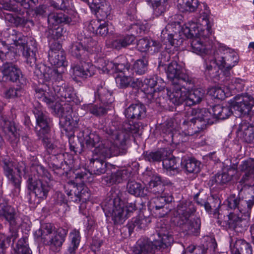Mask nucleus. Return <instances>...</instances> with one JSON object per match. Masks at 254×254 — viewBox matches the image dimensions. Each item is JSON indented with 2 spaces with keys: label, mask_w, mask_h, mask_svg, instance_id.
Wrapping results in <instances>:
<instances>
[{
  "label": "nucleus",
  "mask_w": 254,
  "mask_h": 254,
  "mask_svg": "<svg viewBox=\"0 0 254 254\" xmlns=\"http://www.w3.org/2000/svg\"><path fill=\"white\" fill-rule=\"evenodd\" d=\"M240 169L244 173L239 182L242 186L238 196L231 194L228 197L227 205L230 209L249 217L254 205V159L249 158L243 162Z\"/></svg>",
  "instance_id": "nucleus-1"
},
{
  "label": "nucleus",
  "mask_w": 254,
  "mask_h": 254,
  "mask_svg": "<svg viewBox=\"0 0 254 254\" xmlns=\"http://www.w3.org/2000/svg\"><path fill=\"white\" fill-rule=\"evenodd\" d=\"M79 137L83 138V142L87 148L92 150L93 158L90 160V166L94 174L100 175L106 172L107 163L104 161L106 158L118 154V148L111 142L100 141L98 135L90 132L85 128L79 133Z\"/></svg>",
  "instance_id": "nucleus-2"
},
{
  "label": "nucleus",
  "mask_w": 254,
  "mask_h": 254,
  "mask_svg": "<svg viewBox=\"0 0 254 254\" xmlns=\"http://www.w3.org/2000/svg\"><path fill=\"white\" fill-rule=\"evenodd\" d=\"M194 211L195 209L191 202H180L173 212L172 220L187 234L196 235L200 228V222L198 219L191 218Z\"/></svg>",
  "instance_id": "nucleus-3"
},
{
  "label": "nucleus",
  "mask_w": 254,
  "mask_h": 254,
  "mask_svg": "<svg viewBox=\"0 0 254 254\" xmlns=\"http://www.w3.org/2000/svg\"><path fill=\"white\" fill-rule=\"evenodd\" d=\"M214 33L211 30V24L210 23L208 18L207 17V36L208 34L212 35ZM209 40L211 41V49L209 50L207 49V59L210 62L209 66H207V70H210L213 68L216 69H227L230 70L238 62V59L235 53L232 54H229L223 56L222 55V51L225 50L220 48L218 50H216V47L212 42V39H210Z\"/></svg>",
  "instance_id": "nucleus-4"
},
{
  "label": "nucleus",
  "mask_w": 254,
  "mask_h": 254,
  "mask_svg": "<svg viewBox=\"0 0 254 254\" xmlns=\"http://www.w3.org/2000/svg\"><path fill=\"white\" fill-rule=\"evenodd\" d=\"M173 88L172 92H169L167 89L162 88L158 92L155 91L154 96L162 95L163 93H166L170 101L174 104L179 105L186 102L187 105L190 106L199 102V97L193 98L197 91H195L193 93L190 92L191 86L186 85L182 86L181 84H173Z\"/></svg>",
  "instance_id": "nucleus-5"
},
{
  "label": "nucleus",
  "mask_w": 254,
  "mask_h": 254,
  "mask_svg": "<svg viewBox=\"0 0 254 254\" xmlns=\"http://www.w3.org/2000/svg\"><path fill=\"white\" fill-rule=\"evenodd\" d=\"M4 175L8 181L14 186L18 192L20 190L21 175L25 178L27 177V168L23 162H20L16 165L13 159L9 156L2 158L0 161Z\"/></svg>",
  "instance_id": "nucleus-6"
},
{
  "label": "nucleus",
  "mask_w": 254,
  "mask_h": 254,
  "mask_svg": "<svg viewBox=\"0 0 254 254\" xmlns=\"http://www.w3.org/2000/svg\"><path fill=\"white\" fill-rule=\"evenodd\" d=\"M37 126L35 129L38 138L41 140L43 145L49 153H55L54 151L56 145L52 142L51 137L50 125L51 122L50 118L39 109H34Z\"/></svg>",
  "instance_id": "nucleus-7"
},
{
  "label": "nucleus",
  "mask_w": 254,
  "mask_h": 254,
  "mask_svg": "<svg viewBox=\"0 0 254 254\" xmlns=\"http://www.w3.org/2000/svg\"><path fill=\"white\" fill-rule=\"evenodd\" d=\"M103 209L107 217H111L114 224H122L127 217L125 204L119 197L110 199L104 204Z\"/></svg>",
  "instance_id": "nucleus-8"
},
{
  "label": "nucleus",
  "mask_w": 254,
  "mask_h": 254,
  "mask_svg": "<svg viewBox=\"0 0 254 254\" xmlns=\"http://www.w3.org/2000/svg\"><path fill=\"white\" fill-rule=\"evenodd\" d=\"M27 187L34 194L35 199H33L31 196L29 201L31 204H38L41 201L47 198L48 193L50 190V187L46 181L42 179L36 178L31 175H27Z\"/></svg>",
  "instance_id": "nucleus-9"
},
{
  "label": "nucleus",
  "mask_w": 254,
  "mask_h": 254,
  "mask_svg": "<svg viewBox=\"0 0 254 254\" xmlns=\"http://www.w3.org/2000/svg\"><path fill=\"white\" fill-rule=\"evenodd\" d=\"M97 45V42L91 37H84L73 43L70 46L69 52L77 59L85 60L89 53L98 51L95 47Z\"/></svg>",
  "instance_id": "nucleus-10"
},
{
  "label": "nucleus",
  "mask_w": 254,
  "mask_h": 254,
  "mask_svg": "<svg viewBox=\"0 0 254 254\" xmlns=\"http://www.w3.org/2000/svg\"><path fill=\"white\" fill-rule=\"evenodd\" d=\"M172 59L173 61L168 65L166 70L167 77L172 84H181L182 86H185V83L189 85L192 84L191 78L182 71V66L178 63V56L176 55Z\"/></svg>",
  "instance_id": "nucleus-11"
},
{
  "label": "nucleus",
  "mask_w": 254,
  "mask_h": 254,
  "mask_svg": "<svg viewBox=\"0 0 254 254\" xmlns=\"http://www.w3.org/2000/svg\"><path fill=\"white\" fill-rule=\"evenodd\" d=\"M231 106L241 116H251L253 114L252 108L254 106V95H251L248 93L238 94L231 100Z\"/></svg>",
  "instance_id": "nucleus-12"
},
{
  "label": "nucleus",
  "mask_w": 254,
  "mask_h": 254,
  "mask_svg": "<svg viewBox=\"0 0 254 254\" xmlns=\"http://www.w3.org/2000/svg\"><path fill=\"white\" fill-rule=\"evenodd\" d=\"M53 95H55V101L59 98L61 101L70 102L73 101L75 93L72 87L64 84V81L55 80L52 83Z\"/></svg>",
  "instance_id": "nucleus-13"
},
{
  "label": "nucleus",
  "mask_w": 254,
  "mask_h": 254,
  "mask_svg": "<svg viewBox=\"0 0 254 254\" xmlns=\"http://www.w3.org/2000/svg\"><path fill=\"white\" fill-rule=\"evenodd\" d=\"M169 226L164 223H158L156 228V234L154 235L155 245L158 246L159 249H165L171 245L173 238L168 230Z\"/></svg>",
  "instance_id": "nucleus-14"
},
{
  "label": "nucleus",
  "mask_w": 254,
  "mask_h": 254,
  "mask_svg": "<svg viewBox=\"0 0 254 254\" xmlns=\"http://www.w3.org/2000/svg\"><path fill=\"white\" fill-rule=\"evenodd\" d=\"M52 109L56 114L61 116L60 123H63L65 127H69L66 129L77 127L78 120L77 119L74 120L72 118V110L70 105H65L64 107H61L60 104H56L53 105Z\"/></svg>",
  "instance_id": "nucleus-15"
},
{
  "label": "nucleus",
  "mask_w": 254,
  "mask_h": 254,
  "mask_svg": "<svg viewBox=\"0 0 254 254\" xmlns=\"http://www.w3.org/2000/svg\"><path fill=\"white\" fill-rule=\"evenodd\" d=\"M232 106H222L216 105L208 109V113L212 118L207 119V125H212L218 120H224L232 114Z\"/></svg>",
  "instance_id": "nucleus-16"
},
{
  "label": "nucleus",
  "mask_w": 254,
  "mask_h": 254,
  "mask_svg": "<svg viewBox=\"0 0 254 254\" xmlns=\"http://www.w3.org/2000/svg\"><path fill=\"white\" fill-rule=\"evenodd\" d=\"M0 217H3L9 223V232H15L18 234L17 213L14 207L7 203L3 208L0 209Z\"/></svg>",
  "instance_id": "nucleus-17"
},
{
  "label": "nucleus",
  "mask_w": 254,
  "mask_h": 254,
  "mask_svg": "<svg viewBox=\"0 0 254 254\" xmlns=\"http://www.w3.org/2000/svg\"><path fill=\"white\" fill-rule=\"evenodd\" d=\"M249 218L250 217H247L242 214L240 216L239 215L230 213L228 221L229 227L236 232L242 233L247 230L249 226Z\"/></svg>",
  "instance_id": "nucleus-18"
},
{
  "label": "nucleus",
  "mask_w": 254,
  "mask_h": 254,
  "mask_svg": "<svg viewBox=\"0 0 254 254\" xmlns=\"http://www.w3.org/2000/svg\"><path fill=\"white\" fill-rule=\"evenodd\" d=\"M155 241L148 239H140L132 248L133 254H152L155 253V249H159L158 246H156Z\"/></svg>",
  "instance_id": "nucleus-19"
},
{
  "label": "nucleus",
  "mask_w": 254,
  "mask_h": 254,
  "mask_svg": "<svg viewBox=\"0 0 254 254\" xmlns=\"http://www.w3.org/2000/svg\"><path fill=\"white\" fill-rule=\"evenodd\" d=\"M72 73L75 77L87 78L95 74V67L90 63L80 62V64L71 66Z\"/></svg>",
  "instance_id": "nucleus-20"
},
{
  "label": "nucleus",
  "mask_w": 254,
  "mask_h": 254,
  "mask_svg": "<svg viewBox=\"0 0 254 254\" xmlns=\"http://www.w3.org/2000/svg\"><path fill=\"white\" fill-rule=\"evenodd\" d=\"M230 248L232 254H253L252 246L244 240L231 238Z\"/></svg>",
  "instance_id": "nucleus-21"
},
{
  "label": "nucleus",
  "mask_w": 254,
  "mask_h": 254,
  "mask_svg": "<svg viewBox=\"0 0 254 254\" xmlns=\"http://www.w3.org/2000/svg\"><path fill=\"white\" fill-rule=\"evenodd\" d=\"M125 115L128 119L141 120L145 117L146 108L141 103L132 104L126 109Z\"/></svg>",
  "instance_id": "nucleus-22"
},
{
  "label": "nucleus",
  "mask_w": 254,
  "mask_h": 254,
  "mask_svg": "<svg viewBox=\"0 0 254 254\" xmlns=\"http://www.w3.org/2000/svg\"><path fill=\"white\" fill-rule=\"evenodd\" d=\"M22 51V55L26 59V62L30 66L36 65V52L37 51V44L35 41L30 39L29 43L22 47L20 49Z\"/></svg>",
  "instance_id": "nucleus-23"
},
{
  "label": "nucleus",
  "mask_w": 254,
  "mask_h": 254,
  "mask_svg": "<svg viewBox=\"0 0 254 254\" xmlns=\"http://www.w3.org/2000/svg\"><path fill=\"white\" fill-rule=\"evenodd\" d=\"M95 99L106 106L111 105L114 102L112 93L105 86V83H102L98 86L95 92Z\"/></svg>",
  "instance_id": "nucleus-24"
},
{
  "label": "nucleus",
  "mask_w": 254,
  "mask_h": 254,
  "mask_svg": "<svg viewBox=\"0 0 254 254\" xmlns=\"http://www.w3.org/2000/svg\"><path fill=\"white\" fill-rule=\"evenodd\" d=\"M1 127L6 139L13 146L16 145L19 140V133L14 124L9 121L4 120Z\"/></svg>",
  "instance_id": "nucleus-25"
},
{
  "label": "nucleus",
  "mask_w": 254,
  "mask_h": 254,
  "mask_svg": "<svg viewBox=\"0 0 254 254\" xmlns=\"http://www.w3.org/2000/svg\"><path fill=\"white\" fill-rule=\"evenodd\" d=\"M130 176L129 172L126 169L118 170L113 172L111 175L104 176L102 182L109 186L114 184H119L127 180Z\"/></svg>",
  "instance_id": "nucleus-26"
},
{
  "label": "nucleus",
  "mask_w": 254,
  "mask_h": 254,
  "mask_svg": "<svg viewBox=\"0 0 254 254\" xmlns=\"http://www.w3.org/2000/svg\"><path fill=\"white\" fill-rule=\"evenodd\" d=\"M238 132L245 142L254 145V126L242 122L239 126Z\"/></svg>",
  "instance_id": "nucleus-27"
},
{
  "label": "nucleus",
  "mask_w": 254,
  "mask_h": 254,
  "mask_svg": "<svg viewBox=\"0 0 254 254\" xmlns=\"http://www.w3.org/2000/svg\"><path fill=\"white\" fill-rule=\"evenodd\" d=\"M48 27L57 26L60 23L73 24L71 17L62 12L52 13L48 17Z\"/></svg>",
  "instance_id": "nucleus-28"
},
{
  "label": "nucleus",
  "mask_w": 254,
  "mask_h": 254,
  "mask_svg": "<svg viewBox=\"0 0 254 254\" xmlns=\"http://www.w3.org/2000/svg\"><path fill=\"white\" fill-rule=\"evenodd\" d=\"M49 86H47L49 92H47L46 89H44V87L37 88L35 90L36 93L35 96L40 101L46 103L47 105L52 108L55 102V95H53L52 88H50Z\"/></svg>",
  "instance_id": "nucleus-29"
},
{
  "label": "nucleus",
  "mask_w": 254,
  "mask_h": 254,
  "mask_svg": "<svg viewBox=\"0 0 254 254\" xmlns=\"http://www.w3.org/2000/svg\"><path fill=\"white\" fill-rule=\"evenodd\" d=\"M173 197L172 195L166 196L165 195L157 196L154 198L151 204L152 209L158 211L162 210L158 213L159 217H164L167 213V211L164 210V206L168 203L172 201Z\"/></svg>",
  "instance_id": "nucleus-30"
},
{
  "label": "nucleus",
  "mask_w": 254,
  "mask_h": 254,
  "mask_svg": "<svg viewBox=\"0 0 254 254\" xmlns=\"http://www.w3.org/2000/svg\"><path fill=\"white\" fill-rule=\"evenodd\" d=\"M150 222L151 219L149 217L139 214L138 216L132 218L131 221L128 223L127 227L129 232H132L134 229L136 230L144 229Z\"/></svg>",
  "instance_id": "nucleus-31"
},
{
  "label": "nucleus",
  "mask_w": 254,
  "mask_h": 254,
  "mask_svg": "<svg viewBox=\"0 0 254 254\" xmlns=\"http://www.w3.org/2000/svg\"><path fill=\"white\" fill-rule=\"evenodd\" d=\"M48 59L51 64L57 67L65 65V56L62 51L50 48L48 53Z\"/></svg>",
  "instance_id": "nucleus-32"
},
{
  "label": "nucleus",
  "mask_w": 254,
  "mask_h": 254,
  "mask_svg": "<svg viewBox=\"0 0 254 254\" xmlns=\"http://www.w3.org/2000/svg\"><path fill=\"white\" fill-rule=\"evenodd\" d=\"M67 232V230L63 228L58 229L54 234V236L51 237L49 243H47L46 245H50L52 247H55L56 250L61 247L65 240Z\"/></svg>",
  "instance_id": "nucleus-33"
},
{
  "label": "nucleus",
  "mask_w": 254,
  "mask_h": 254,
  "mask_svg": "<svg viewBox=\"0 0 254 254\" xmlns=\"http://www.w3.org/2000/svg\"><path fill=\"white\" fill-rule=\"evenodd\" d=\"M163 169L171 175H174L179 172V163L174 157H168L162 159Z\"/></svg>",
  "instance_id": "nucleus-34"
},
{
  "label": "nucleus",
  "mask_w": 254,
  "mask_h": 254,
  "mask_svg": "<svg viewBox=\"0 0 254 254\" xmlns=\"http://www.w3.org/2000/svg\"><path fill=\"white\" fill-rule=\"evenodd\" d=\"M53 227L51 224H43L41 228L35 232V236L37 238H41L44 244L49 243L51 235L52 233Z\"/></svg>",
  "instance_id": "nucleus-35"
},
{
  "label": "nucleus",
  "mask_w": 254,
  "mask_h": 254,
  "mask_svg": "<svg viewBox=\"0 0 254 254\" xmlns=\"http://www.w3.org/2000/svg\"><path fill=\"white\" fill-rule=\"evenodd\" d=\"M137 46L138 50L141 52H145L149 51L151 47L155 48L153 50L154 51H158L161 47L159 42L145 38L138 40Z\"/></svg>",
  "instance_id": "nucleus-36"
},
{
  "label": "nucleus",
  "mask_w": 254,
  "mask_h": 254,
  "mask_svg": "<svg viewBox=\"0 0 254 254\" xmlns=\"http://www.w3.org/2000/svg\"><path fill=\"white\" fill-rule=\"evenodd\" d=\"M169 25L166 26L161 32V37L162 42L166 46H171L178 47L180 45L182 42V40H178L174 38V35L168 32V28H170Z\"/></svg>",
  "instance_id": "nucleus-37"
},
{
  "label": "nucleus",
  "mask_w": 254,
  "mask_h": 254,
  "mask_svg": "<svg viewBox=\"0 0 254 254\" xmlns=\"http://www.w3.org/2000/svg\"><path fill=\"white\" fill-rule=\"evenodd\" d=\"M207 212L209 214H212L213 217L218 218L219 215V208L220 206L221 201L217 196L211 195L207 198Z\"/></svg>",
  "instance_id": "nucleus-38"
},
{
  "label": "nucleus",
  "mask_w": 254,
  "mask_h": 254,
  "mask_svg": "<svg viewBox=\"0 0 254 254\" xmlns=\"http://www.w3.org/2000/svg\"><path fill=\"white\" fill-rule=\"evenodd\" d=\"M177 6L182 12H194L198 5V0H178Z\"/></svg>",
  "instance_id": "nucleus-39"
},
{
  "label": "nucleus",
  "mask_w": 254,
  "mask_h": 254,
  "mask_svg": "<svg viewBox=\"0 0 254 254\" xmlns=\"http://www.w3.org/2000/svg\"><path fill=\"white\" fill-rule=\"evenodd\" d=\"M134 40L135 37L134 36L132 35H127L114 40L112 43V45L113 48L120 50L122 48L126 47L131 44Z\"/></svg>",
  "instance_id": "nucleus-40"
},
{
  "label": "nucleus",
  "mask_w": 254,
  "mask_h": 254,
  "mask_svg": "<svg viewBox=\"0 0 254 254\" xmlns=\"http://www.w3.org/2000/svg\"><path fill=\"white\" fill-rule=\"evenodd\" d=\"M144 188L139 183L134 181H129L127 186V192L135 196H143L145 195L144 192Z\"/></svg>",
  "instance_id": "nucleus-41"
},
{
  "label": "nucleus",
  "mask_w": 254,
  "mask_h": 254,
  "mask_svg": "<svg viewBox=\"0 0 254 254\" xmlns=\"http://www.w3.org/2000/svg\"><path fill=\"white\" fill-rule=\"evenodd\" d=\"M192 52L199 55L206 61L205 58L206 55L205 42L201 41V39L195 38L191 42Z\"/></svg>",
  "instance_id": "nucleus-42"
},
{
  "label": "nucleus",
  "mask_w": 254,
  "mask_h": 254,
  "mask_svg": "<svg viewBox=\"0 0 254 254\" xmlns=\"http://www.w3.org/2000/svg\"><path fill=\"white\" fill-rule=\"evenodd\" d=\"M181 163L189 173H197L200 171V163L194 158L184 159Z\"/></svg>",
  "instance_id": "nucleus-43"
},
{
  "label": "nucleus",
  "mask_w": 254,
  "mask_h": 254,
  "mask_svg": "<svg viewBox=\"0 0 254 254\" xmlns=\"http://www.w3.org/2000/svg\"><path fill=\"white\" fill-rule=\"evenodd\" d=\"M89 27L93 32L101 36H106L109 32L108 25L105 22L100 24L99 21H91Z\"/></svg>",
  "instance_id": "nucleus-44"
},
{
  "label": "nucleus",
  "mask_w": 254,
  "mask_h": 254,
  "mask_svg": "<svg viewBox=\"0 0 254 254\" xmlns=\"http://www.w3.org/2000/svg\"><path fill=\"white\" fill-rule=\"evenodd\" d=\"M53 70L45 64H40L37 66L34 71L39 78L48 81L51 79Z\"/></svg>",
  "instance_id": "nucleus-45"
},
{
  "label": "nucleus",
  "mask_w": 254,
  "mask_h": 254,
  "mask_svg": "<svg viewBox=\"0 0 254 254\" xmlns=\"http://www.w3.org/2000/svg\"><path fill=\"white\" fill-rule=\"evenodd\" d=\"M10 235L6 236L4 234H0V254H4L6 245L12 241H14L18 236V234L16 232H10Z\"/></svg>",
  "instance_id": "nucleus-46"
},
{
  "label": "nucleus",
  "mask_w": 254,
  "mask_h": 254,
  "mask_svg": "<svg viewBox=\"0 0 254 254\" xmlns=\"http://www.w3.org/2000/svg\"><path fill=\"white\" fill-rule=\"evenodd\" d=\"M232 175H230L228 172H224L221 174H217L214 176L212 177L211 179L209 181V184L212 186L214 184L219 185H223L227 183L231 180Z\"/></svg>",
  "instance_id": "nucleus-47"
},
{
  "label": "nucleus",
  "mask_w": 254,
  "mask_h": 254,
  "mask_svg": "<svg viewBox=\"0 0 254 254\" xmlns=\"http://www.w3.org/2000/svg\"><path fill=\"white\" fill-rule=\"evenodd\" d=\"M164 152L157 151L155 152L146 151L143 154L144 159L148 162L155 163L162 161Z\"/></svg>",
  "instance_id": "nucleus-48"
},
{
  "label": "nucleus",
  "mask_w": 254,
  "mask_h": 254,
  "mask_svg": "<svg viewBox=\"0 0 254 254\" xmlns=\"http://www.w3.org/2000/svg\"><path fill=\"white\" fill-rule=\"evenodd\" d=\"M106 106L100 105L88 104L85 106L86 110L90 113L95 115L96 116H103L107 113V110L109 108H106Z\"/></svg>",
  "instance_id": "nucleus-49"
},
{
  "label": "nucleus",
  "mask_w": 254,
  "mask_h": 254,
  "mask_svg": "<svg viewBox=\"0 0 254 254\" xmlns=\"http://www.w3.org/2000/svg\"><path fill=\"white\" fill-rule=\"evenodd\" d=\"M10 37L14 45L16 46H20V49L22 48V47L29 43L26 37L24 36L21 33L17 32L14 30L12 31Z\"/></svg>",
  "instance_id": "nucleus-50"
},
{
  "label": "nucleus",
  "mask_w": 254,
  "mask_h": 254,
  "mask_svg": "<svg viewBox=\"0 0 254 254\" xmlns=\"http://www.w3.org/2000/svg\"><path fill=\"white\" fill-rule=\"evenodd\" d=\"M154 14L159 16L164 13L168 8L167 0H160L151 4Z\"/></svg>",
  "instance_id": "nucleus-51"
},
{
  "label": "nucleus",
  "mask_w": 254,
  "mask_h": 254,
  "mask_svg": "<svg viewBox=\"0 0 254 254\" xmlns=\"http://www.w3.org/2000/svg\"><path fill=\"white\" fill-rule=\"evenodd\" d=\"M148 62L145 59L136 61L133 65V71L137 74H144L147 70Z\"/></svg>",
  "instance_id": "nucleus-52"
},
{
  "label": "nucleus",
  "mask_w": 254,
  "mask_h": 254,
  "mask_svg": "<svg viewBox=\"0 0 254 254\" xmlns=\"http://www.w3.org/2000/svg\"><path fill=\"white\" fill-rule=\"evenodd\" d=\"M132 78L129 73L119 74L116 78V82L118 87L124 88L128 87L132 81Z\"/></svg>",
  "instance_id": "nucleus-53"
},
{
  "label": "nucleus",
  "mask_w": 254,
  "mask_h": 254,
  "mask_svg": "<svg viewBox=\"0 0 254 254\" xmlns=\"http://www.w3.org/2000/svg\"><path fill=\"white\" fill-rule=\"evenodd\" d=\"M111 10V5L109 2L103 1L102 5H100V8L95 10L98 16H100L102 19L107 18L110 14Z\"/></svg>",
  "instance_id": "nucleus-54"
},
{
  "label": "nucleus",
  "mask_w": 254,
  "mask_h": 254,
  "mask_svg": "<svg viewBox=\"0 0 254 254\" xmlns=\"http://www.w3.org/2000/svg\"><path fill=\"white\" fill-rule=\"evenodd\" d=\"M72 185L68 184L64 187L65 189V192L68 196V199L70 201H72L75 202L80 201L79 197V190H74L73 188V189H70Z\"/></svg>",
  "instance_id": "nucleus-55"
},
{
  "label": "nucleus",
  "mask_w": 254,
  "mask_h": 254,
  "mask_svg": "<svg viewBox=\"0 0 254 254\" xmlns=\"http://www.w3.org/2000/svg\"><path fill=\"white\" fill-rule=\"evenodd\" d=\"M52 5L57 9L62 10L72 9L74 6L72 0H59L57 2L53 1Z\"/></svg>",
  "instance_id": "nucleus-56"
},
{
  "label": "nucleus",
  "mask_w": 254,
  "mask_h": 254,
  "mask_svg": "<svg viewBox=\"0 0 254 254\" xmlns=\"http://www.w3.org/2000/svg\"><path fill=\"white\" fill-rule=\"evenodd\" d=\"M48 27L47 31V37L48 38L58 39L62 35L63 29L62 27L57 26H50Z\"/></svg>",
  "instance_id": "nucleus-57"
},
{
  "label": "nucleus",
  "mask_w": 254,
  "mask_h": 254,
  "mask_svg": "<svg viewBox=\"0 0 254 254\" xmlns=\"http://www.w3.org/2000/svg\"><path fill=\"white\" fill-rule=\"evenodd\" d=\"M74 190H79V200L80 201L85 202L88 200L90 198V193L88 192V189L86 187L81 185L78 186H72Z\"/></svg>",
  "instance_id": "nucleus-58"
},
{
  "label": "nucleus",
  "mask_w": 254,
  "mask_h": 254,
  "mask_svg": "<svg viewBox=\"0 0 254 254\" xmlns=\"http://www.w3.org/2000/svg\"><path fill=\"white\" fill-rule=\"evenodd\" d=\"M197 24L191 23L186 25L185 28L183 27V31L188 38H192L194 34H196L195 33H193V31L195 32L197 30L199 32Z\"/></svg>",
  "instance_id": "nucleus-59"
},
{
  "label": "nucleus",
  "mask_w": 254,
  "mask_h": 254,
  "mask_svg": "<svg viewBox=\"0 0 254 254\" xmlns=\"http://www.w3.org/2000/svg\"><path fill=\"white\" fill-rule=\"evenodd\" d=\"M108 133L112 136L113 139L119 141L121 144L126 141L127 134L125 132L121 130H114L112 129H110Z\"/></svg>",
  "instance_id": "nucleus-60"
},
{
  "label": "nucleus",
  "mask_w": 254,
  "mask_h": 254,
  "mask_svg": "<svg viewBox=\"0 0 254 254\" xmlns=\"http://www.w3.org/2000/svg\"><path fill=\"white\" fill-rule=\"evenodd\" d=\"M130 69V65L128 62L121 64L116 63L115 72H122V74H126V73H129Z\"/></svg>",
  "instance_id": "nucleus-61"
},
{
  "label": "nucleus",
  "mask_w": 254,
  "mask_h": 254,
  "mask_svg": "<svg viewBox=\"0 0 254 254\" xmlns=\"http://www.w3.org/2000/svg\"><path fill=\"white\" fill-rule=\"evenodd\" d=\"M231 83L234 87H230V88L232 89H236L238 91H242L245 85V80L239 78L232 79Z\"/></svg>",
  "instance_id": "nucleus-62"
},
{
  "label": "nucleus",
  "mask_w": 254,
  "mask_h": 254,
  "mask_svg": "<svg viewBox=\"0 0 254 254\" xmlns=\"http://www.w3.org/2000/svg\"><path fill=\"white\" fill-rule=\"evenodd\" d=\"M101 62L103 63V64L101 65V66H100L99 68H102L104 72L109 73L111 70L113 72H115L116 63L109 61H105L104 62L102 61Z\"/></svg>",
  "instance_id": "nucleus-63"
},
{
  "label": "nucleus",
  "mask_w": 254,
  "mask_h": 254,
  "mask_svg": "<svg viewBox=\"0 0 254 254\" xmlns=\"http://www.w3.org/2000/svg\"><path fill=\"white\" fill-rule=\"evenodd\" d=\"M49 11V7L45 5H40L35 9V13L36 15L41 17L48 16Z\"/></svg>",
  "instance_id": "nucleus-64"
}]
</instances>
